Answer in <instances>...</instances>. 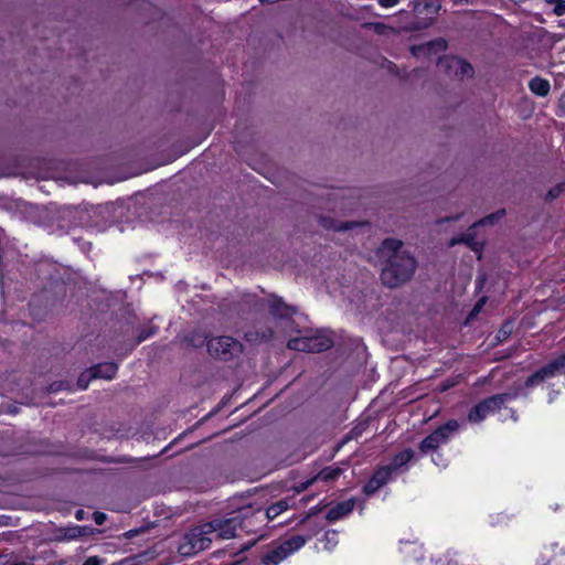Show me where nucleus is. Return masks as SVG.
I'll return each mask as SVG.
<instances>
[{"mask_svg": "<svg viewBox=\"0 0 565 565\" xmlns=\"http://www.w3.org/2000/svg\"><path fill=\"white\" fill-rule=\"evenodd\" d=\"M379 257L385 263L381 273V280L388 288H397L404 285L415 274L417 263L403 248V242L399 239H385L379 248Z\"/></svg>", "mask_w": 565, "mask_h": 565, "instance_id": "1", "label": "nucleus"}, {"mask_svg": "<svg viewBox=\"0 0 565 565\" xmlns=\"http://www.w3.org/2000/svg\"><path fill=\"white\" fill-rule=\"evenodd\" d=\"M333 345L332 338L324 331H305L299 337L290 338L287 347L302 352H322Z\"/></svg>", "mask_w": 565, "mask_h": 565, "instance_id": "2", "label": "nucleus"}, {"mask_svg": "<svg viewBox=\"0 0 565 565\" xmlns=\"http://www.w3.org/2000/svg\"><path fill=\"white\" fill-rule=\"evenodd\" d=\"M213 539L210 536L206 523L194 526L186 532L182 537L178 546V552L182 556H192L201 551L209 548L212 544Z\"/></svg>", "mask_w": 565, "mask_h": 565, "instance_id": "3", "label": "nucleus"}, {"mask_svg": "<svg viewBox=\"0 0 565 565\" xmlns=\"http://www.w3.org/2000/svg\"><path fill=\"white\" fill-rule=\"evenodd\" d=\"M206 526L213 541L231 540L238 535V531L245 529L244 521L241 520L239 515L228 519H214L206 522Z\"/></svg>", "mask_w": 565, "mask_h": 565, "instance_id": "4", "label": "nucleus"}, {"mask_svg": "<svg viewBox=\"0 0 565 565\" xmlns=\"http://www.w3.org/2000/svg\"><path fill=\"white\" fill-rule=\"evenodd\" d=\"M307 542L302 535H294L282 541L277 547L264 554L262 562L264 565H278L292 553L299 551Z\"/></svg>", "mask_w": 565, "mask_h": 565, "instance_id": "5", "label": "nucleus"}, {"mask_svg": "<svg viewBox=\"0 0 565 565\" xmlns=\"http://www.w3.org/2000/svg\"><path fill=\"white\" fill-rule=\"evenodd\" d=\"M514 395L503 393L481 401L469 412L468 420L473 424L482 422L489 414L500 409L502 405L511 401Z\"/></svg>", "mask_w": 565, "mask_h": 565, "instance_id": "6", "label": "nucleus"}, {"mask_svg": "<svg viewBox=\"0 0 565 565\" xmlns=\"http://www.w3.org/2000/svg\"><path fill=\"white\" fill-rule=\"evenodd\" d=\"M459 429V423L456 419L448 420L445 425L435 429L419 445L422 452H428L437 449L439 446L448 443L450 437Z\"/></svg>", "mask_w": 565, "mask_h": 565, "instance_id": "7", "label": "nucleus"}, {"mask_svg": "<svg viewBox=\"0 0 565 565\" xmlns=\"http://www.w3.org/2000/svg\"><path fill=\"white\" fill-rule=\"evenodd\" d=\"M206 347L211 355L222 360H230L242 351V344L234 338L226 335L211 338Z\"/></svg>", "mask_w": 565, "mask_h": 565, "instance_id": "8", "label": "nucleus"}, {"mask_svg": "<svg viewBox=\"0 0 565 565\" xmlns=\"http://www.w3.org/2000/svg\"><path fill=\"white\" fill-rule=\"evenodd\" d=\"M438 67L450 78L465 79L473 76V67L467 61L457 56L439 58Z\"/></svg>", "mask_w": 565, "mask_h": 565, "instance_id": "9", "label": "nucleus"}, {"mask_svg": "<svg viewBox=\"0 0 565 565\" xmlns=\"http://www.w3.org/2000/svg\"><path fill=\"white\" fill-rule=\"evenodd\" d=\"M391 476L392 472L386 466L379 468L365 483L363 488L364 493L367 495L375 493L380 488L387 483Z\"/></svg>", "mask_w": 565, "mask_h": 565, "instance_id": "10", "label": "nucleus"}, {"mask_svg": "<svg viewBox=\"0 0 565 565\" xmlns=\"http://www.w3.org/2000/svg\"><path fill=\"white\" fill-rule=\"evenodd\" d=\"M478 225L475 223L472 226H470L467 233L458 237L451 238L449 242V246H455L457 244L463 243L467 246H469L471 250H473L478 255V259H480L482 255L483 243L476 239L473 230Z\"/></svg>", "mask_w": 565, "mask_h": 565, "instance_id": "11", "label": "nucleus"}, {"mask_svg": "<svg viewBox=\"0 0 565 565\" xmlns=\"http://www.w3.org/2000/svg\"><path fill=\"white\" fill-rule=\"evenodd\" d=\"M562 370L558 365L552 360L548 364L540 369L537 372L532 374L525 382L526 387L535 386L547 379L554 377L556 374L561 373Z\"/></svg>", "mask_w": 565, "mask_h": 565, "instance_id": "12", "label": "nucleus"}, {"mask_svg": "<svg viewBox=\"0 0 565 565\" xmlns=\"http://www.w3.org/2000/svg\"><path fill=\"white\" fill-rule=\"evenodd\" d=\"M355 507V500L349 499L342 502L337 503L334 507L329 509L327 512V520L330 522L338 521L347 515H349Z\"/></svg>", "mask_w": 565, "mask_h": 565, "instance_id": "13", "label": "nucleus"}, {"mask_svg": "<svg viewBox=\"0 0 565 565\" xmlns=\"http://www.w3.org/2000/svg\"><path fill=\"white\" fill-rule=\"evenodd\" d=\"M269 310L276 319H288L295 313V308L285 303L280 298L271 297L269 300Z\"/></svg>", "mask_w": 565, "mask_h": 565, "instance_id": "14", "label": "nucleus"}, {"mask_svg": "<svg viewBox=\"0 0 565 565\" xmlns=\"http://www.w3.org/2000/svg\"><path fill=\"white\" fill-rule=\"evenodd\" d=\"M117 373V365L113 362L97 364L89 369V376L104 380H113Z\"/></svg>", "mask_w": 565, "mask_h": 565, "instance_id": "15", "label": "nucleus"}, {"mask_svg": "<svg viewBox=\"0 0 565 565\" xmlns=\"http://www.w3.org/2000/svg\"><path fill=\"white\" fill-rule=\"evenodd\" d=\"M447 47V43L444 39H438L418 46H413L412 52L415 56H422L426 54H430L431 52L437 53L445 51Z\"/></svg>", "mask_w": 565, "mask_h": 565, "instance_id": "16", "label": "nucleus"}, {"mask_svg": "<svg viewBox=\"0 0 565 565\" xmlns=\"http://www.w3.org/2000/svg\"><path fill=\"white\" fill-rule=\"evenodd\" d=\"M295 507V500L294 498H285L281 499L273 504H270L266 509V518L267 520L271 521L276 519L278 515H280L282 512L289 510L290 508Z\"/></svg>", "mask_w": 565, "mask_h": 565, "instance_id": "17", "label": "nucleus"}, {"mask_svg": "<svg viewBox=\"0 0 565 565\" xmlns=\"http://www.w3.org/2000/svg\"><path fill=\"white\" fill-rule=\"evenodd\" d=\"M414 457V451L412 449H404L401 452L396 454L392 459L391 463L386 467L390 468L391 472H396L401 468H403L407 462H409Z\"/></svg>", "mask_w": 565, "mask_h": 565, "instance_id": "18", "label": "nucleus"}, {"mask_svg": "<svg viewBox=\"0 0 565 565\" xmlns=\"http://www.w3.org/2000/svg\"><path fill=\"white\" fill-rule=\"evenodd\" d=\"M333 200L337 203L331 207L332 210L347 211L351 207V203L347 202L352 199L351 190H337L332 193Z\"/></svg>", "mask_w": 565, "mask_h": 565, "instance_id": "19", "label": "nucleus"}, {"mask_svg": "<svg viewBox=\"0 0 565 565\" xmlns=\"http://www.w3.org/2000/svg\"><path fill=\"white\" fill-rule=\"evenodd\" d=\"M530 90L541 97H545L551 89L550 82L542 77H534L529 83Z\"/></svg>", "mask_w": 565, "mask_h": 565, "instance_id": "20", "label": "nucleus"}, {"mask_svg": "<svg viewBox=\"0 0 565 565\" xmlns=\"http://www.w3.org/2000/svg\"><path fill=\"white\" fill-rule=\"evenodd\" d=\"M342 468L330 466L323 468L318 475L313 477L317 478V480L330 482L337 480L342 475Z\"/></svg>", "mask_w": 565, "mask_h": 565, "instance_id": "21", "label": "nucleus"}, {"mask_svg": "<svg viewBox=\"0 0 565 565\" xmlns=\"http://www.w3.org/2000/svg\"><path fill=\"white\" fill-rule=\"evenodd\" d=\"M273 334L274 333H273L271 329H266V330H263L262 332L250 330L245 333V338L248 342L256 343V342H263V341H267V340L271 339Z\"/></svg>", "mask_w": 565, "mask_h": 565, "instance_id": "22", "label": "nucleus"}, {"mask_svg": "<svg viewBox=\"0 0 565 565\" xmlns=\"http://www.w3.org/2000/svg\"><path fill=\"white\" fill-rule=\"evenodd\" d=\"M321 224L326 228H332L334 231H347L351 230L352 227L359 225L354 222H334L332 220L322 218Z\"/></svg>", "mask_w": 565, "mask_h": 565, "instance_id": "23", "label": "nucleus"}, {"mask_svg": "<svg viewBox=\"0 0 565 565\" xmlns=\"http://www.w3.org/2000/svg\"><path fill=\"white\" fill-rule=\"evenodd\" d=\"M565 192V182H558L551 186L545 193L543 200L546 203H551L558 199Z\"/></svg>", "mask_w": 565, "mask_h": 565, "instance_id": "24", "label": "nucleus"}, {"mask_svg": "<svg viewBox=\"0 0 565 565\" xmlns=\"http://www.w3.org/2000/svg\"><path fill=\"white\" fill-rule=\"evenodd\" d=\"M504 215V210H500L495 213L489 214L486 217L481 218L480 221L476 222V224L479 225H491L498 222L502 216Z\"/></svg>", "mask_w": 565, "mask_h": 565, "instance_id": "25", "label": "nucleus"}, {"mask_svg": "<svg viewBox=\"0 0 565 565\" xmlns=\"http://www.w3.org/2000/svg\"><path fill=\"white\" fill-rule=\"evenodd\" d=\"M326 547L331 550L338 544V533L335 531H328L323 537Z\"/></svg>", "mask_w": 565, "mask_h": 565, "instance_id": "26", "label": "nucleus"}, {"mask_svg": "<svg viewBox=\"0 0 565 565\" xmlns=\"http://www.w3.org/2000/svg\"><path fill=\"white\" fill-rule=\"evenodd\" d=\"M547 3L553 4V12L556 15L565 14V0H546Z\"/></svg>", "mask_w": 565, "mask_h": 565, "instance_id": "27", "label": "nucleus"}, {"mask_svg": "<svg viewBox=\"0 0 565 565\" xmlns=\"http://www.w3.org/2000/svg\"><path fill=\"white\" fill-rule=\"evenodd\" d=\"M317 481V478L312 477L306 481L299 482L297 486L294 487V491L296 493H301L306 491L309 487H311Z\"/></svg>", "mask_w": 565, "mask_h": 565, "instance_id": "28", "label": "nucleus"}, {"mask_svg": "<svg viewBox=\"0 0 565 565\" xmlns=\"http://www.w3.org/2000/svg\"><path fill=\"white\" fill-rule=\"evenodd\" d=\"M92 379L93 377L89 376V370L82 373L77 380V386L79 387V390H86Z\"/></svg>", "mask_w": 565, "mask_h": 565, "instance_id": "29", "label": "nucleus"}, {"mask_svg": "<svg viewBox=\"0 0 565 565\" xmlns=\"http://www.w3.org/2000/svg\"><path fill=\"white\" fill-rule=\"evenodd\" d=\"M67 386H68V384L65 382H55L50 385V391L57 392V391L67 388Z\"/></svg>", "mask_w": 565, "mask_h": 565, "instance_id": "30", "label": "nucleus"}, {"mask_svg": "<svg viewBox=\"0 0 565 565\" xmlns=\"http://www.w3.org/2000/svg\"><path fill=\"white\" fill-rule=\"evenodd\" d=\"M93 516H94L95 523L98 525L104 524V522L106 521V518H107L106 514L103 512H95Z\"/></svg>", "mask_w": 565, "mask_h": 565, "instance_id": "31", "label": "nucleus"}, {"mask_svg": "<svg viewBox=\"0 0 565 565\" xmlns=\"http://www.w3.org/2000/svg\"><path fill=\"white\" fill-rule=\"evenodd\" d=\"M399 2V0H379V3L383 8H392L396 6Z\"/></svg>", "mask_w": 565, "mask_h": 565, "instance_id": "32", "label": "nucleus"}, {"mask_svg": "<svg viewBox=\"0 0 565 565\" xmlns=\"http://www.w3.org/2000/svg\"><path fill=\"white\" fill-rule=\"evenodd\" d=\"M557 365L558 367L564 371L565 370V353L561 354L559 356H557L556 359L553 360Z\"/></svg>", "mask_w": 565, "mask_h": 565, "instance_id": "33", "label": "nucleus"}, {"mask_svg": "<svg viewBox=\"0 0 565 565\" xmlns=\"http://www.w3.org/2000/svg\"><path fill=\"white\" fill-rule=\"evenodd\" d=\"M83 565H102V563L97 556H90L83 563Z\"/></svg>", "mask_w": 565, "mask_h": 565, "instance_id": "34", "label": "nucleus"}, {"mask_svg": "<svg viewBox=\"0 0 565 565\" xmlns=\"http://www.w3.org/2000/svg\"><path fill=\"white\" fill-rule=\"evenodd\" d=\"M84 516H85V511H84V510L79 509V510H77V511H76V513H75V518H76L78 521L83 520V519H84Z\"/></svg>", "mask_w": 565, "mask_h": 565, "instance_id": "35", "label": "nucleus"}, {"mask_svg": "<svg viewBox=\"0 0 565 565\" xmlns=\"http://www.w3.org/2000/svg\"><path fill=\"white\" fill-rule=\"evenodd\" d=\"M152 334V332H148V333H142L138 337V343L142 342L143 340H146L147 338H149L150 335Z\"/></svg>", "mask_w": 565, "mask_h": 565, "instance_id": "36", "label": "nucleus"}, {"mask_svg": "<svg viewBox=\"0 0 565 565\" xmlns=\"http://www.w3.org/2000/svg\"><path fill=\"white\" fill-rule=\"evenodd\" d=\"M481 307H482V303H481V302L477 303V305L475 306V308H473L472 312H473V313H475V312H478V311L481 309Z\"/></svg>", "mask_w": 565, "mask_h": 565, "instance_id": "37", "label": "nucleus"}, {"mask_svg": "<svg viewBox=\"0 0 565 565\" xmlns=\"http://www.w3.org/2000/svg\"><path fill=\"white\" fill-rule=\"evenodd\" d=\"M481 307H482V303H481V302L477 303V305L475 306V308H473L472 312H473V313H475V312H478V311L481 309Z\"/></svg>", "mask_w": 565, "mask_h": 565, "instance_id": "38", "label": "nucleus"}, {"mask_svg": "<svg viewBox=\"0 0 565 565\" xmlns=\"http://www.w3.org/2000/svg\"><path fill=\"white\" fill-rule=\"evenodd\" d=\"M74 531H76V533L71 534V535H70L71 537H75V536H77V535H79V534H81V531H79V529H78V527L74 529Z\"/></svg>", "mask_w": 565, "mask_h": 565, "instance_id": "39", "label": "nucleus"}, {"mask_svg": "<svg viewBox=\"0 0 565 565\" xmlns=\"http://www.w3.org/2000/svg\"><path fill=\"white\" fill-rule=\"evenodd\" d=\"M301 501H302L303 503H307V502L309 501V498H303Z\"/></svg>", "mask_w": 565, "mask_h": 565, "instance_id": "40", "label": "nucleus"}, {"mask_svg": "<svg viewBox=\"0 0 565 565\" xmlns=\"http://www.w3.org/2000/svg\"><path fill=\"white\" fill-rule=\"evenodd\" d=\"M448 565H458L457 563H449Z\"/></svg>", "mask_w": 565, "mask_h": 565, "instance_id": "41", "label": "nucleus"}, {"mask_svg": "<svg viewBox=\"0 0 565 565\" xmlns=\"http://www.w3.org/2000/svg\"><path fill=\"white\" fill-rule=\"evenodd\" d=\"M15 565H29V564L22 563V564H15Z\"/></svg>", "mask_w": 565, "mask_h": 565, "instance_id": "42", "label": "nucleus"}]
</instances>
